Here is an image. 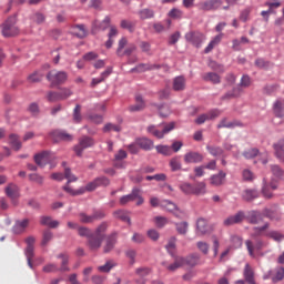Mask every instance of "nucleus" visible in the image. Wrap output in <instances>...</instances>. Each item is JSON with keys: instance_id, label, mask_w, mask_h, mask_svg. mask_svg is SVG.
<instances>
[{"instance_id": "nucleus-3", "label": "nucleus", "mask_w": 284, "mask_h": 284, "mask_svg": "<svg viewBox=\"0 0 284 284\" xmlns=\"http://www.w3.org/2000/svg\"><path fill=\"white\" fill-rule=\"evenodd\" d=\"M47 81L51 82V88H59L68 81V72L65 71H49L47 74Z\"/></svg>"}, {"instance_id": "nucleus-4", "label": "nucleus", "mask_w": 284, "mask_h": 284, "mask_svg": "<svg viewBox=\"0 0 284 284\" xmlns=\"http://www.w3.org/2000/svg\"><path fill=\"white\" fill-rule=\"evenodd\" d=\"M50 139H52L53 143H59L61 141H64L67 143H71V141H74V136L68 132H65V130H61V129H55L52 130L49 133Z\"/></svg>"}, {"instance_id": "nucleus-34", "label": "nucleus", "mask_w": 284, "mask_h": 284, "mask_svg": "<svg viewBox=\"0 0 284 284\" xmlns=\"http://www.w3.org/2000/svg\"><path fill=\"white\" fill-rule=\"evenodd\" d=\"M271 172L278 181H284V170L278 164L271 165Z\"/></svg>"}, {"instance_id": "nucleus-13", "label": "nucleus", "mask_w": 284, "mask_h": 284, "mask_svg": "<svg viewBox=\"0 0 284 284\" xmlns=\"http://www.w3.org/2000/svg\"><path fill=\"white\" fill-rule=\"evenodd\" d=\"M258 196H261V193H258L256 189H246L242 192V201L246 203H252V201L258 199Z\"/></svg>"}, {"instance_id": "nucleus-54", "label": "nucleus", "mask_w": 284, "mask_h": 284, "mask_svg": "<svg viewBox=\"0 0 284 284\" xmlns=\"http://www.w3.org/2000/svg\"><path fill=\"white\" fill-rule=\"evenodd\" d=\"M97 187H108L110 185V179L106 176H99L94 179Z\"/></svg>"}, {"instance_id": "nucleus-44", "label": "nucleus", "mask_w": 284, "mask_h": 284, "mask_svg": "<svg viewBox=\"0 0 284 284\" xmlns=\"http://www.w3.org/2000/svg\"><path fill=\"white\" fill-rule=\"evenodd\" d=\"M155 150L158 154H163V156H172V149L168 145H156Z\"/></svg>"}, {"instance_id": "nucleus-46", "label": "nucleus", "mask_w": 284, "mask_h": 284, "mask_svg": "<svg viewBox=\"0 0 284 284\" xmlns=\"http://www.w3.org/2000/svg\"><path fill=\"white\" fill-rule=\"evenodd\" d=\"M109 224L108 222H102L94 231L93 234L95 236H104L105 237V232H108Z\"/></svg>"}, {"instance_id": "nucleus-15", "label": "nucleus", "mask_w": 284, "mask_h": 284, "mask_svg": "<svg viewBox=\"0 0 284 284\" xmlns=\"http://www.w3.org/2000/svg\"><path fill=\"white\" fill-rule=\"evenodd\" d=\"M30 225V220L24 219L22 221L17 220L14 225L12 226V233L16 235L23 234L26 232V229Z\"/></svg>"}, {"instance_id": "nucleus-25", "label": "nucleus", "mask_w": 284, "mask_h": 284, "mask_svg": "<svg viewBox=\"0 0 284 284\" xmlns=\"http://www.w3.org/2000/svg\"><path fill=\"white\" fill-rule=\"evenodd\" d=\"M173 90L174 92H183L185 90V77L178 75L173 79Z\"/></svg>"}, {"instance_id": "nucleus-59", "label": "nucleus", "mask_w": 284, "mask_h": 284, "mask_svg": "<svg viewBox=\"0 0 284 284\" xmlns=\"http://www.w3.org/2000/svg\"><path fill=\"white\" fill-rule=\"evenodd\" d=\"M262 194L264 199H272V196H274V194L270 192V184H267V181L265 179L263 180Z\"/></svg>"}, {"instance_id": "nucleus-42", "label": "nucleus", "mask_w": 284, "mask_h": 284, "mask_svg": "<svg viewBox=\"0 0 284 284\" xmlns=\"http://www.w3.org/2000/svg\"><path fill=\"white\" fill-rule=\"evenodd\" d=\"M205 182H197L193 186V194H195V196H201V194H205Z\"/></svg>"}, {"instance_id": "nucleus-50", "label": "nucleus", "mask_w": 284, "mask_h": 284, "mask_svg": "<svg viewBox=\"0 0 284 284\" xmlns=\"http://www.w3.org/2000/svg\"><path fill=\"white\" fill-rule=\"evenodd\" d=\"M116 264L112 263V261H108L104 265H101L98 267L99 272H102L103 274H110L112 271V267H115Z\"/></svg>"}, {"instance_id": "nucleus-27", "label": "nucleus", "mask_w": 284, "mask_h": 284, "mask_svg": "<svg viewBox=\"0 0 284 284\" xmlns=\"http://www.w3.org/2000/svg\"><path fill=\"white\" fill-rule=\"evenodd\" d=\"M273 112L277 119H284L283 102H281L280 100L275 101L273 104Z\"/></svg>"}, {"instance_id": "nucleus-2", "label": "nucleus", "mask_w": 284, "mask_h": 284, "mask_svg": "<svg viewBox=\"0 0 284 284\" xmlns=\"http://www.w3.org/2000/svg\"><path fill=\"white\" fill-rule=\"evenodd\" d=\"M97 145V141L93 140L90 135H82L78 139V143L73 146V152L75 156L81 159L83 156V151L89 148H94Z\"/></svg>"}, {"instance_id": "nucleus-18", "label": "nucleus", "mask_w": 284, "mask_h": 284, "mask_svg": "<svg viewBox=\"0 0 284 284\" xmlns=\"http://www.w3.org/2000/svg\"><path fill=\"white\" fill-rule=\"evenodd\" d=\"M145 108V100H143V95L135 97V104L129 106V112H143Z\"/></svg>"}, {"instance_id": "nucleus-24", "label": "nucleus", "mask_w": 284, "mask_h": 284, "mask_svg": "<svg viewBox=\"0 0 284 284\" xmlns=\"http://www.w3.org/2000/svg\"><path fill=\"white\" fill-rule=\"evenodd\" d=\"M203 81L209 83H213V85H219L221 83V75L216 72H206L202 75Z\"/></svg>"}, {"instance_id": "nucleus-47", "label": "nucleus", "mask_w": 284, "mask_h": 284, "mask_svg": "<svg viewBox=\"0 0 284 284\" xmlns=\"http://www.w3.org/2000/svg\"><path fill=\"white\" fill-rule=\"evenodd\" d=\"M64 179L68 180L67 184L70 185V183H74L79 181L77 175L72 174V170L70 168L64 169Z\"/></svg>"}, {"instance_id": "nucleus-20", "label": "nucleus", "mask_w": 284, "mask_h": 284, "mask_svg": "<svg viewBox=\"0 0 284 284\" xmlns=\"http://www.w3.org/2000/svg\"><path fill=\"white\" fill-rule=\"evenodd\" d=\"M221 128H227L230 130H233V128H243V122H241L239 120L227 122V118H224L217 124V129L221 130Z\"/></svg>"}, {"instance_id": "nucleus-53", "label": "nucleus", "mask_w": 284, "mask_h": 284, "mask_svg": "<svg viewBox=\"0 0 284 284\" xmlns=\"http://www.w3.org/2000/svg\"><path fill=\"white\" fill-rule=\"evenodd\" d=\"M170 168H171L172 172H179V170H181L182 164H181V160L179 159V156L171 159Z\"/></svg>"}, {"instance_id": "nucleus-52", "label": "nucleus", "mask_w": 284, "mask_h": 284, "mask_svg": "<svg viewBox=\"0 0 284 284\" xmlns=\"http://www.w3.org/2000/svg\"><path fill=\"white\" fill-rule=\"evenodd\" d=\"M73 121L75 123H81V121H83V115H81V104H77L73 109Z\"/></svg>"}, {"instance_id": "nucleus-1", "label": "nucleus", "mask_w": 284, "mask_h": 284, "mask_svg": "<svg viewBox=\"0 0 284 284\" xmlns=\"http://www.w3.org/2000/svg\"><path fill=\"white\" fill-rule=\"evenodd\" d=\"M1 34L4 39H12V37H19V27H17V13L9 16L4 22L0 26Z\"/></svg>"}, {"instance_id": "nucleus-57", "label": "nucleus", "mask_w": 284, "mask_h": 284, "mask_svg": "<svg viewBox=\"0 0 284 284\" xmlns=\"http://www.w3.org/2000/svg\"><path fill=\"white\" fill-rule=\"evenodd\" d=\"M180 190L184 194H194V185H192L187 182H183L182 184H180Z\"/></svg>"}, {"instance_id": "nucleus-36", "label": "nucleus", "mask_w": 284, "mask_h": 284, "mask_svg": "<svg viewBox=\"0 0 284 284\" xmlns=\"http://www.w3.org/2000/svg\"><path fill=\"white\" fill-rule=\"evenodd\" d=\"M196 230L202 235L207 234V221L205 219H203V217L197 219V221H196Z\"/></svg>"}, {"instance_id": "nucleus-16", "label": "nucleus", "mask_w": 284, "mask_h": 284, "mask_svg": "<svg viewBox=\"0 0 284 284\" xmlns=\"http://www.w3.org/2000/svg\"><path fill=\"white\" fill-rule=\"evenodd\" d=\"M201 263V254L192 253L186 257H183V265H187L189 267H196Z\"/></svg>"}, {"instance_id": "nucleus-22", "label": "nucleus", "mask_w": 284, "mask_h": 284, "mask_svg": "<svg viewBox=\"0 0 284 284\" xmlns=\"http://www.w3.org/2000/svg\"><path fill=\"white\" fill-rule=\"evenodd\" d=\"M139 194H141V190L134 187L132 190L131 194L123 195L120 199V204L128 205V203H131L132 201H136V196H139Z\"/></svg>"}, {"instance_id": "nucleus-61", "label": "nucleus", "mask_w": 284, "mask_h": 284, "mask_svg": "<svg viewBox=\"0 0 284 284\" xmlns=\"http://www.w3.org/2000/svg\"><path fill=\"white\" fill-rule=\"evenodd\" d=\"M59 94H60V99L62 101H65L67 99H70V97H72L73 92L71 89L60 88Z\"/></svg>"}, {"instance_id": "nucleus-51", "label": "nucleus", "mask_w": 284, "mask_h": 284, "mask_svg": "<svg viewBox=\"0 0 284 284\" xmlns=\"http://www.w3.org/2000/svg\"><path fill=\"white\" fill-rule=\"evenodd\" d=\"M262 216H263V219L265 217V219H270V221H275L276 211H274L272 209H268V207H265L262 211Z\"/></svg>"}, {"instance_id": "nucleus-58", "label": "nucleus", "mask_w": 284, "mask_h": 284, "mask_svg": "<svg viewBox=\"0 0 284 284\" xmlns=\"http://www.w3.org/2000/svg\"><path fill=\"white\" fill-rule=\"evenodd\" d=\"M266 236L268 239H273V241H276L277 243H281V241L284 239V235L278 231H270L266 233Z\"/></svg>"}, {"instance_id": "nucleus-29", "label": "nucleus", "mask_w": 284, "mask_h": 284, "mask_svg": "<svg viewBox=\"0 0 284 284\" xmlns=\"http://www.w3.org/2000/svg\"><path fill=\"white\" fill-rule=\"evenodd\" d=\"M150 70H161V64H150V63L138 64V73L148 72Z\"/></svg>"}, {"instance_id": "nucleus-43", "label": "nucleus", "mask_w": 284, "mask_h": 284, "mask_svg": "<svg viewBox=\"0 0 284 284\" xmlns=\"http://www.w3.org/2000/svg\"><path fill=\"white\" fill-rule=\"evenodd\" d=\"M180 267H183V257H175L174 263L166 266V270L169 272H176Z\"/></svg>"}, {"instance_id": "nucleus-37", "label": "nucleus", "mask_w": 284, "mask_h": 284, "mask_svg": "<svg viewBox=\"0 0 284 284\" xmlns=\"http://www.w3.org/2000/svg\"><path fill=\"white\" fill-rule=\"evenodd\" d=\"M6 195L11 199V201H14L19 195L17 193V186L13 183H10L6 189H4Z\"/></svg>"}, {"instance_id": "nucleus-31", "label": "nucleus", "mask_w": 284, "mask_h": 284, "mask_svg": "<svg viewBox=\"0 0 284 284\" xmlns=\"http://www.w3.org/2000/svg\"><path fill=\"white\" fill-rule=\"evenodd\" d=\"M244 278L248 284H256V282L254 281V271L252 270L250 264H246L244 267Z\"/></svg>"}, {"instance_id": "nucleus-5", "label": "nucleus", "mask_w": 284, "mask_h": 284, "mask_svg": "<svg viewBox=\"0 0 284 284\" xmlns=\"http://www.w3.org/2000/svg\"><path fill=\"white\" fill-rule=\"evenodd\" d=\"M184 38L185 41L191 43V45H194V48H201L203 41H205V34L201 31H189L185 33Z\"/></svg>"}, {"instance_id": "nucleus-39", "label": "nucleus", "mask_w": 284, "mask_h": 284, "mask_svg": "<svg viewBox=\"0 0 284 284\" xmlns=\"http://www.w3.org/2000/svg\"><path fill=\"white\" fill-rule=\"evenodd\" d=\"M284 278V267H277L275 268V273H273L272 276V283L276 284V283H281V281H283Z\"/></svg>"}, {"instance_id": "nucleus-40", "label": "nucleus", "mask_w": 284, "mask_h": 284, "mask_svg": "<svg viewBox=\"0 0 284 284\" xmlns=\"http://www.w3.org/2000/svg\"><path fill=\"white\" fill-rule=\"evenodd\" d=\"M37 240L34 239V236H28L26 239V243H27V247L24 250V254H34V242Z\"/></svg>"}, {"instance_id": "nucleus-9", "label": "nucleus", "mask_w": 284, "mask_h": 284, "mask_svg": "<svg viewBox=\"0 0 284 284\" xmlns=\"http://www.w3.org/2000/svg\"><path fill=\"white\" fill-rule=\"evenodd\" d=\"M50 151H42L33 156L36 165L39 168H45L50 163Z\"/></svg>"}, {"instance_id": "nucleus-60", "label": "nucleus", "mask_w": 284, "mask_h": 284, "mask_svg": "<svg viewBox=\"0 0 284 284\" xmlns=\"http://www.w3.org/2000/svg\"><path fill=\"white\" fill-rule=\"evenodd\" d=\"M255 65L260 69V70H267V68H270V61L263 59V58H257L255 60Z\"/></svg>"}, {"instance_id": "nucleus-35", "label": "nucleus", "mask_w": 284, "mask_h": 284, "mask_svg": "<svg viewBox=\"0 0 284 284\" xmlns=\"http://www.w3.org/2000/svg\"><path fill=\"white\" fill-rule=\"evenodd\" d=\"M121 130H123L121 124H114L110 122L104 124V126L102 128V132H104V134H108L110 132H121Z\"/></svg>"}, {"instance_id": "nucleus-64", "label": "nucleus", "mask_w": 284, "mask_h": 284, "mask_svg": "<svg viewBox=\"0 0 284 284\" xmlns=\"http://www.w3.org/2000/svg\"><path fill=\"white\" fill-rule=\"evenodd\" d=\"M32 21H34V23H37L38 26H41V23H45V14L41 13V12H36L32 17H31Z\"/></svg>"}, {"instance_id": "nucleus-56", "label": "nucleus", "mask_w": 284, "mask_h": 284, "mask_svg": "<svg viewBox=\"0 0 284 284\" xmlns=\"http://www.w3.org/2000/svg\"><path fill=\"white\" fill-rule=\"evenodd\" d=\"M53 237L54 235L52 234V231L45 230L43 232L42 242H41L42 247H45V245H48V243L52 241Z\"/></svg>"}, {"instance_id": "nucleus-49", "label": "nucleus", "mask_w": 284, "mask_h": 284, "mask_svg": "<svg viewBox=\"0 0 284 284\" xmlns=\"http://www.w3.org/2000/svg\"><path fill=\"white\" fill-rule=\"evenodd\" d=\"M251 85H252V78H250V75L247 74H244L242 75L237 88H241V90H243V88H250Z\"/></svg>"}, {"instance_id": "nucleus-48", "label": "nucleus", "mask_w": 284, "mask_h": 284, "mask_svg": "<svg viewBox=\"0 0 284 284\" xmlns=\"http://www.w3.org/2000/svg\"><path fill=\"white\" fill-rule=\"evenodd\" d=\"M47 100L49 103H57V101H62L59 91H49L47 94Z\"/></svg>"}, {"instance_id": "nucleus-55", "label": "nucleus", "mask_w": 284, "mask_h": 284, "mask_svg": "<svg viewBox=\"0 0 284 284\" xmlns=\"http://www.w3.org/2000/svg\"><path fill=\"white\" fill-rule=\"evenodd\" d=\"M258 152L260 151L256 148L248 149L242 153V156H244V159H256V156H258Z\"/></svg>"}, {"instance_id": "nucleus-14", "label": "nucleus", "mask_w": 284, "mask_h": 284, "mask_svg": "<svg viewBox=\"0 0 284 284\" xmlns=\"http://www.w3.org/2000/svg\"><path fill=\"white\" fill-rule=\"evenodd\" d=\"M227 176V173L224 171H219L217 174H213L210 178V183L211 185H213L214 187H221V185H223V183H225V178Z\"/></svg>"}, {"instance_id": "nucleus-45", "label": "nucleus", "mask_w": 284, "mask_h": 284, "mask_svg": "<svg viewBox=\"0 0 284 284\" xmlns=\"http://www.w3.org/2000/svg\"><path fill=\"white\" fill-rule=\"evenodd\" d=\"M140 19L145 21V19H154V10L152 9H142L139 11Z\"/></svg>"}, {"instance_id": "nucleus-26", "label": "nucleus", "mask_w": 284, "mask_h": 284, "mask_svg": "<svg viewBox=\"0 0 284 284\" xmlns=\"http://www.w3.org/2000/svg\"><path fill=\"white\" fill-rule=\"evenodd\" d=\"M273 148L275 150V156L282 161L284 159V139H281Z\"/></svg>"}, {"instance_id": "nucleus-12", "label": "nucleus", "mask_w": 284, "mask_h": 284, "mask_svg": "<svg viewBox=\"0 0 284 284\" xmlns=\"http://www.w3.org/2000/svg\"><path fill=\"white\" fill-rule=\"evenodd\" d=\"M245 217H246L245 212L239 211L235 215L229 216L224 221V225H236L239 223H243V221H245Z\"/></svg>"}, {"instance_id": "nucleus-30", "label": "nucleus", "mask_w": 284, "mask_h": 284, "mask_svg": "<svg viewBox=\"0 0 284 284\" xmlns=\"http://www.w3.org/2000/svg\"><path fill=\"white\" fill-rule=\"evenodd\" d=\"M115 219H119L120 221H123V223H128V225H132V220L130 219V215L126 211L119 210L114 213Z\"/></svg>"}, {"instance_id": "nucleus-6", "label": "nucleus", "mask_w": 284, "mask_h": 284, "mask_svg": "<svg viewBox=\"0 0 284 284\" xmlns=\"http://www.w3.org/2000/svg\"><path fill=\"white\" fill-rule=\"evenodd\" d=\"M116 243H119V232L113 231L111 234L105 236L104 245L102 247L103 254H110L116 247Z\"/></svg>"}, {"instance_id": "nucleus-33", "label": "nucleus", "mask_w": 284, "mask_h": 284, "mask_svg": "<svg viewBox=\"0 0 284 284\" xmlns=\"http://www.w3.org/2000/svg\"><path fill=\"white\" fill-rule=\"evenodd\" d=\"M9 143L11 145V148H13V150H16V152H19V150H21L22 144L21 141H19V135L11 133L9 135Z\"/></svg>"}, {"instance_id": "nucleus-63", "label": "nucleus", "mask_w": 284, "mask_h": 284, "mask_svg": "<svg viewBox=\"0 0 284 284\" xmlns=\"http://www.w3.org/2000/svg\"><path fill=\"white\" fill-rule=\"evenodd\" d=\"M78 234L79 236H82L84 239H89L90 236H92L94 233H92V231L85 226H80L78 229Z\"/></svg>"}, {"instance_id": "nucleus-41", "label": "nucleus", "mask_w": 284, "mask_h": 284, "mask_svg": "<svg viewBox=\"0 0 284 284\" xmlns=\"http://www.w3.org/2000/svg\"><path fill=\"white\" fill-rule=\"evenodd\" d=\"M28 82L29 83H41L43 81V73H40L39 71H36L28 75Z\"/></svg>"}, {"instance_id": "nucleus-23", "label": "nucleus", "mask_w": 284, "mask_h": 284, "mask_svg": "<svg viewBox=\"0 0 284 284\" xmlns=\"http://www.w3.org/2000/svg\"><path fill=\"white\" fill-rule=\"evenodd\" d=\"M72 30H79L78 32H71L72 37H77V39H85V37H88V30L85 28V24H74L72 26Z\"/></svg>"}, {"instance_id": "nucleus-8", "label": "nucleus", "mask_w": 284, "mask_h": 284, "mask_svg": "<svg viewBox=\"0 0 284 284\" xmlns=\"http://www.w3.org/2000/svg\"><path fill=\"white\" fill-rule=\"evenodd\" d=\"M104 236L95 235L94 233L88 239L87 245L91 252H98L101 250V245H103Z\"/></svg>"}, {"instance_id": "nucleus-7", "label": "nucleus", "mask_w": 284, "mask_h": 284, "mask_svg": "<svg viewBox=\"0 0 284 284\" xmlns=\"http://www.w3.org/2000/svg\"><path fill=\"white\" fill-rule=\"evenodd\" d=\"M223 6V0H206L197 4L199 10L203 12H212L219 10Z\"/></svg>"}, {"instance_id": "nucleus-10", "label": "nucleus", "mask_w": 284, "mask_h": 284, "mask_svg": "<svg viewBox=\"0 0 284 284\" xmlns=\"http://www.w3.org/2000/svg\"><path fill=\"white\" fill-rule=\"evenodd\" d=\"M205 156L197 151H189L184 154V163H203Z\"/></svg>"}, {"instance_id": "nucleus-17", "label": "nucleus", "mask_w": 284, "mask_h": 284, "mask_svg": "<svg viewBox=\"0 0 284 284\" xmlns=\"http://www.w3.org/2000/svg\"><path fill=\"white\" fill-rule=\"evenodd\" d=\"M151 106L156 108L161 119H168V116H170V114H171L170 106L165 103L159 104V103L152 102Z\"/></svg>"}, {"instance_id": "nucleus-11", "label": "nucleus", "mask_w": 284, "mask_h": 284, "mask_svg": "<svg viewBox=\"0 0 284 284\" xmlns=\"http://www.w3.org/2000/svg\"><path fill=\"white\" fill-rule=\"evenodd\" d=\"M245 221L251 225H258V223H263V213L258 210L248 211Z\"/></svg>"}, {"instance_id": "nucleus-32", "label": "nucleus", "mask_w": 284, "mask_h": 284, "mask_svg": "<svg viewBox=\"0 0 284 284\" xmlns=\"http://www.w3.org/2000/svg\"><path fill=\"white\" fill-rule=\"evenodd\" d=\"M160 205L161 207H164L166 212H172L173 214L174 212H179V206L170 200H163Z\"/></svg>"}, {"instance_id": "nucleus-62", "label": "nucleus", "mask_w": 284, "mask_h": 284, "mask_svg": "<svg viewBox=\"0 0 284 284\" xmlns=\"http://www.w3.org/2000/svg\"><path fill=\"white\" fill-rule=\"evenodd\" d=\"M128 45V38H122L119 40L118 49H116V55L123 57V48Z\"/></svg>"}, {"instance_id": "nucleus-21", "label": "nucleus", "mask_w": 284, "mask_h": 284, "mask_svg": "<svg viewBox=\"0 0 284 284\" xmlns=\"http://www.w3.org/2000/svg\"><path fill=\"white\" fill-rule=\"evenodd\" d=\"M241 94H243V89H241V87H234L231 91H227L224 95H222V101L239 99Z\"/></svg>"}, {"instance_id": "nucleus-19", "label": "nucleus", "mask_w": 284, "mask_h": 284, "mask_svg": "<svg viewBox=\"0 0 284 284\" xmlns=\"http://www.w3.org/2000/svg\"><path fill=\"white\" fill-rule=\"evenodd\" d=\"M135 143L141 148V150H144L145 152H150V150L154 148V141L148 138H138Z\"/></svg>"}, {"instance_id": "nucleus-28", "label": "nucleus", "mask_w": 284, "mask_h": 284, "mask_svg": "<svg viewBox=\"0 0 284 284\" xmlns=\"http://www.w3.org/2000/svg\"><path fill=\"white\" fill-rule=\"evenodd\" d=\"M174 225L178 234H181L182 236H185V234H187V230L190 229V223H187L186 221H183V222H175Z\"/></svg>"}, {"instance_id": "nucleus-38", "label": "nucleus", "mask_w": 284, "mask_h": 284, "mask_svg": "<svg viewBox=\"0 0 284 284\" xmlns=\"http://www.w3.org/2000/svg\"><path fill=\"white\" fill-rule=\"evenodd\" d=\"M206 150L211 156H223L225 154V151L221 146L207 145Z\"/></svg>"}]
</instances>
